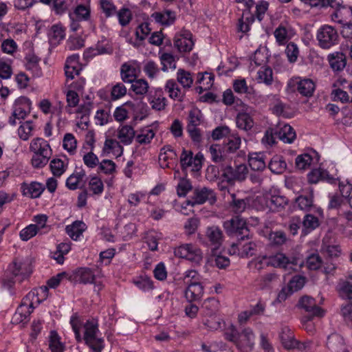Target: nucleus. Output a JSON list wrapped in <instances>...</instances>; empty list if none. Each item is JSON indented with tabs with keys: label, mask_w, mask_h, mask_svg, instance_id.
I'll use <instances>...</instances> for the list:
<instances>
[{
	"label": "nucleus",
	"mask_w": 352,
	"mask_h": 352,
	"mask_svg": "<svg viewBox=\"0 0 352 352\" xmlns=\"http://www.w3.org/2000/svg\"><path fill=\"white\" fill-rule=\"evenodd\" d=\"M155 134L154 131L149 127L143 129L136 136V141L140 144H149L154 138Z\"/></svg>",
	"instance_id": "nucleus-52"
},
{
	"label": "nucleus",
	"mask_w": 352,
	"mask_h": 352,
	"mask_svg": "<svg viewBox=\"0 0 352 352\" xmlns=\"http://www.w3.org/2000/svg\"><path fill=\"white\" fill-rule=\"evenodd\" d=\"M160 60L162 65V71L166 72L168 69L176 68V58L171 53H162L160 55Z\"/></svg>",
	"instance_id": "nucleus-44"
},
{
	"label": "nucleus",
	"mask_w": 352,
	"mask_h": 352,
	"mask_svg": "<svg viewBox=\"0 0 352 352\" xmlns=\"http://www.w3.org/2000/svg\"><path fill=\"white\" fill-rule=\"evenodd\" d=\"M203 119L201 111L197 108L192 109L188 113L186 127L199 126Z\"/></svg>",
	"instance_id": "nucleus-45"
},
{
	"label": "nucleus",
	"mask_w": 352,
	"mask_h": 352,
	"mask_svg": "<svg viewBox=\"0 0 352 352\" xmlns=\"http://www.w3.org/2000/svg\"><path fill=\"white\" fill-rule=\"evenodd\" d=\"M162 234L155 231L150 232L146 236V243L151 251L157 250L158 241L162 239Z\"/></svg>",
	"instance_id": "nucleus-59"
},
{
	"label": "nucleus",
	"mask_w": 352,
	"mask_h": 352,
	"mask_svg": "<svg viewBox=\"0 0 352 352\" xmlns=\"http://www.w3.org/2000/svg\"><path fill=\"white\" fill-rule=\"evenodd\" d=\"M280 340L285 349H295L296 340L294 338V333L288 327L282 328L280 333Z\"/></svg>",
	"instance_id": "nucleus-33"
},
{
	"label": "nucleus",
	"mask_w": 352,
	"mask_h": 352,
	"mask_svg": "<svg viewBox=\"0 0 352 352\" xmlns=\"http://www.w3.org/2000/svg\"><path fill=\"white\" fill-rule=\"evenodd\" d=\"M148 87L147 81L141 78L133 80L131 88L136 95L143 96L148 92Z\"/></svg>",
	"instance_id": "nucleus-49"
},
{
	"label": "nucleus",
	"mask_w": 352,
	"mask_h": 352,
	"mask_svg": "<svg viewBox=\"0 0 352 352\" xmlns=\"http://www.w3.org/2000/svg\"><path fill=\"white\" fill-rule=\"evenodd\" d=\"M230 254H238L241 258H248L256 254L257 245L255 242L250 241L245 244H241L240 241L236 243H233L229 250Z\"/></svg>",
	"instance_id": "nucleus-17"
},
{
	"label": "nucleus",
	"mask_w": 352,
	"mask_h": 352,
	"mask_svg": "<svg viewBox=\"0 0 352 352\" xmlns=\"http://www.w3.org/2000/svg\"><path fill=\"white\" fill-rule=\"evenodd\" d=\"M50 169L52 174L56 177L61 176L65 171L64 162L60 159H54L50 162Z\"/></svg>",
	"instance_id": "nucleus-64"
},
{
	"label": "nucleus",
	"mask_w": 352,
	"mask_h": 352,
	"mask_svg": "<svg viewBox=\"0 0 352 352\" xmlns=\"http://www.w3.org/2000/svg\"><path fill=\"white\" fill-rule=\"evenodd\" d=\"M30 151L32 153L31 164L34 168L45 166L52 155L50 144L41 138H36L31 141Z\"/></svg>",
	"instance_id": "nucleus-4"
},
{
	"label": "nucleus",
	"mask_w": 352,
	"mask_h": 352,
	"mask_svg": "<svg viewBox=\"0 0 352 352\" xmlns=\"http://www.w3.org/2000/svg\"><path fill=\"white\" fill-rule=\"evenodd\" d=\"M175 255L192 263H199L202 258L201 250L192 244H183L175 249Z\"/></svg>",
	"instance_id": "nucleus-10"
},
{
	"label": "nucleus",
	"mask_w": 352,
	"mask_h": 352,
	"mask_svg": "<svg viewBox=\"0 0 352 352\" xmlns=\"http://www.w3.org/2000/svg\"><path fill=\"white\" fill-rule=\"evenodd\" d=\"M143 71L151 79H153L160 72V68L155 62L148 60L144 65Z\"/></svg>",
	"instance_id": "nucleus-58"
},
{
	"label": "nucleus",
	"mask_w": 352,
	"mask_h": 352,
	"mask_svg": "<svg viewBox=\"0 0 352 352\" xmlns=\"http://www.w3.org/2000/svg\"><path fill=\"white\" fill-rule=\"evenodd\" d=\"M69 8L68 0H53L52 10L56 14L60 15L65 13Z\"/></svg>",
	"instance_id": "nucleus-62"
},
{
	"label": "nucleus",
	"mask_w": 352,
	"mask_h": 352,
	"mask_svg": "<svg viewBox=\"0 0 352 352\" xmlns=\"http://www.w3.org/2000/svg\"><path fill=\"white\" fill-rule=\"evenodd\" d=\"M288 204V199L283 195H272L269 201V206L274 211H280Z\"/></svg>",
	"instance_id": "nucleus-41"
},
{
	"label": "nucleus",
	"mask_w": 352,
	"mask_h": 352,
	"mask_svg": "<svg viewBox=\"0 0 352 352\" xmlns=\"http://www.w3.org/2000/svg\"><path fill=\"white\" fill-rule=\"evenodd\" d=\"M248 164L253 170L261 171L265 168V162L263 153H250L248 156Z\"/></svg>",
	"instance_id": "nucleus-36"
},
{
	"label": "nucleus",
	"mask_w": 352,
	"mask_h": 352,
	"mask_svg": "<svg viewBox=\"0 0 352 352\" xmlns=\"http://www.w3.org/2000/svg\"><path fill=\"white\" fill-rule=\"evenodd\" d=\"M204 289L201 282L189 283L185 290V297L189 302L199 300L204 294Z\"/></svg>",
	"instance_id": "nucleus-28"
},
{
	"label": "nucleus",
	"mask_w": 352,
	"mask_h": 352,
	"mask_svg": "<svg viewBox=\"0 0 352 352\" xmlns=\"http://www.w3.org/2000/svg\"><path fill=\"white\" fill-rule=\"evenodd\" d=\"M47 36L50 44L57 45L65 37V28L61 24H54L50 29Z\"/></svg>",
	"instance_id": "nucleus-29"
},
{
	"label": "nucleus",
	"mask_w": 352,
	"mask_h": 352,
	"mask_svg": "<svg viewBox=\"0 0 352 352\" xmlns=\"http://www.w3.org/2000/svg\"><path fill=\"white\" fill-rule=\"evenodd\" d=\"M275 135L277 138L287 144H292L296 138L295 131L287 124L278 126L275 130Z\"/></svg>",
	"instance_id": "nucleus-24"
},
{
	"label": "nucleus",
	"mask_w": 352,
	"mask_h": 352,
	"mask_svg": "<svg viewBox=\"0 0 352 352\" xmlns=\"http://www.w3.org/2000/svg\"><path fill=\"white\" fill-rule=\"evenodd\" d=\"M257 80L258 82L271 85L273 81L272 69L270 67H261L257 72Z\"/></svg>",
	"instance_id": "nucleus-48"
},
{
	"label": "nucleus",
	"mask_w": 352,
	"mask_h": 352,
	"mask_svg": "<svg viewBox=\"0 0 352 352\" xmlns=\"http://www.w3.org/2000/svg\"><path fill=\"white\" fill-rule=\"evenodd\" d=\"M268 167L270 170L276 174L283 173L287 168V164L280 155H274L270 160Z\"/></svg>",
	"instance_id": "nucleus-39"
},
{
	"label": "nucleus",
	"mask_w": 352,
	"mask_h": 352,
	"mask_svg": "<svg viewBox=\"0 0 352 352\" xmlns=\"http://www.w3.org/2000/svg\"><path fill=\"white\" fill-rule=\"evenodd\" d=\"M339 292L342 298L352 302V283L344 280L339 284Z\"/></svg>",
	"instance_id": "nucleus-56"
},
{
	"label": "nucleus",
	"mask_w": 352,
	"mask_h": 352,
	"mask_svg": "<svg viewBox=\"0 0 352 352\" xmlns=\"http://www.w3.org/2000/svg\"><path fill=\"white\" fill-rule=\"evenodd\" d=\"M236 124L239 129L248 131L254 126L252 117L245 112H239L236 118Z\"/></svg>",
	"instance_id": "nucleus-37"
},
{
	"label": "nucleus",
	"mask_w": 352,
	"mask_h": 352,
	"mask_svg": "<svg viewBox=\"0 0 352 352\" xmlns=\"http://www.w3.org/2000/svg\"><path fill=\"white\" fill-rule=\"evenodd\" d=\"M313 158L308 153L299 155L296 158V166L300 170H305L309 168L312 162Z\"/></svg>",
	"instance_id": "nucleus-57"
},
{
	"label": "nucleus",
	"mask_w": 352,
	"mask_h": 352,
	"mask_svg": "<svg viewBox=\"0 0 352 352\" xmlns=\"http://www.w3.org/2000/svg\"><path fill=\"white\" fill-rule=\"evenodd\" d=\"M32 270L30 263L28 259L16 258L8 265L6 273L10 274L12 277L10 278H3L1 280L2 285L4 287L10 289L12 287L15 278L19 282H22L28 278L32 274Z\"/></svg>",
	"instance_id": "nucleus-3"
},
{
	"label": "nucleus",
	"mask_w": 352,
	"mask_h": 352,
	"mask_svg": "<svg viewBox=\"0 0 352 352\" xmlns=\"http://www.w3.org/2000/svg\"><path fill=\"white\" fill-rule=\"evenodd\" d=\"M263 264H265L267 265H271L274 267H283L285 269H287L290 267L289 265H292L289 258L287 257L283 253H277L275 255L272 256H263L261 258H258V261H256L255 266L258 270H261L262 268Z\"/></svg>",
	"instance_id": "nucleus-9"
},
{
	"label": "nucleus",
	"mask_w": 352,
	"mask_h": 352,
	"mask_svg": "<svg viewBox=\"0 0 352 352\" xmlns=\"http://www.w3.org/2000/svg\"><path fill=\"white\" fill-rule=\"evenodd\" d=\"M214 192L208 188L204 187L200 189H195L193 196L190 200L188 201V204L195 206L196 204H203L208 199H214Z\"/></svg>",
	"instance_id": "nucleus-19"
},
{
	"label": "nucleus",
	"mask_w": 352,
	"mask_h": 352,
	"mask_svg": "<svg viewBox=\"0 0 352 352\" xmlns=\"http://www.w3.org/2000/svg\"><path fill=\"white\" fill-rule=\"evenodd\" d=\"M85 230V224L80 221H76L72 224L67 226L65 228L66 233L73 240H78Z\"/></svg>",
	"instance_id": "nucleus-35"
},
{
	"label": "nucleus",
	"mask_w": 352,
	"mask_h": 352,
	"mask_svg": "<svg viewBox=\"0 0 352 352\" xmlns=\"http://www.w3.org/2000/svg\"><path fill=\"white\" fill-rule=\"evenodd\" d=\"M241 144V139L236 133L231 134L228 136L226 143L225 144V149L230 153H234L238 150Z\"/></svg>",
	"instance_id": "nucleus-50"
},
{
	"label": "nucleus",
	"mask_w": 352,
	"mask_h": 352,
	"mask_svg": "<svg viewBox=\"0 0 352 352\" xmlns=\"http://www.w3.org/2000/svg\"><path fill=\"white\" fill-rule=\"evenodd\" d=\"M223 226L228 236L236 237L239 241H243L250 236L246 221L239 216L233 217L224 221Z\"/></svg>",
	"instance_id": "nucleus-5"
},
{
	"label": "nucleus",
	"mask_w": 352,
	"mask_h": 352,
	"mask_svg": "<svg viewBox=\"0 0 352 352\" xmlns=\"http://www.w3.org/2000/svg\"><path fill=\"white\" fill-rule=\"evenodd\" d=\"M177 80L184 89L191 87L193 78L191 74L183 69H179L177 72Z\"/></svg>",
	"instance_id": "nucleus-43"
},
{
	"label": "nucleus",
	"mask_w": 352,
	"mask_h": 352,
	"mask_svg": "<svg viewBox=\"0 0 352 352\" xmlns=\"http://www.w3.org/2000/svg\"><path fill=\"white\" fill-rule=\"evenodd\" d=\"M89 190L93 195H100L104 190V185L102 180L98 177H93L89 182Z\"/></svg>",
	"instance_id": "nucleus-61"
},
{
	"label": "nucleus",
	"mask_w": 352,
	"mask_h": 352,
	"mask_svg": "<svg viewBox=\"0 0 352 352\" xmlns=\"http://www.w3.org/2000/svg\"><path fill=\"white\" fill-rule=\"evenodd\" d=\"M296 90L303 96L310 97L315 90V83L311 79L296 78L293 80Z\"/></svg>",
	"instance_id": "nucleus-20"
},
{
	"label": "nucleus",
	"mask_w": 352,
	"mask_h": 352,
	"mask_svg": "<svg viewBox=\"0 0 352 352\" xmlns=\"http://www.w3.org/2000/svg\"><path fill=\"white\" fill-rule=\"evenodd\" d=\"M78 59V55H73L67 58L65 66V73L67 78L73 79L76 75H79L81 67Z\"/></svg>",
	"instance_id": "nucleus-26"
},
{
	"label": "nucleus",
	"mask_w": 352,
	"mask_h": 352,
	"mask_svg": "<svg viewBox=\"0 0 352 352\" xmlns=\"http://www.w3.org/2000/svg\"><path fill=\"white\" fill-rule=\"evenodd\" d=\"M311 7L327 8L328 6L336 8V10L332 14V19L338 18L341 13H348L352 16V7L342 6L337 0H309Z\"/></svg>",
	"instance_id": "nucleus-12"
},
{
	"label": "nucleus",
	"mask_w": 352,
	"mask_h": 352,
	"mask_svg": "<svg viewBox=\"0 0 352 352\" xmlns=\"http://www.w3.org/2000/svg\"><path fill=\"white\" fill-rule=\"evenodd\" d=\"M135 69L134 67L128 65L126 63H124L120 68V75L121 78L124 82L131 83L133 80H135Z\"/></svg>",
	"instance_id": "nucleus-46"
},
{
	"label": "nucleus",
	"mask_w": 352,
	"mask_h": 352,
	"mask_svg": "<svg viewBox=\"0 0 352 352\" xmlns=\"http://www.w3.org/2000/svg\"><path fill=\"white\" fill-rule=\"evenodd\" d=\"M331 68L334 72L342 71L346 65V56L341 52H335L327 56Z\"/></svg>",
	"instance_id": "nucleus-23"
},
{
	"label": "nucleus",
	"mask_w": 352,
	"mask_h": 352,
	"mask_svg": "<svg viewBox=\"0 0 352 352\" xmlns=\"http://www.w3.org/2000/svg\"><path fill=\"white\" fill-rule=\"evenodd\" d=\"M269 6V2L265 0L258 1L256 3L254 14H252L254 16V19H256L258 21H262Z\"/></svg>",
	"instance_id": "nucleus-53"
},
{
	"label": "nucleus",
	"mask_w": 352,
	"mask_h": 352,
	"mask_svg": "<svg viewBox=\"0 0 352 352\" xmlns=\"http://www.w3.org/2000/svg\"><path fill=\"white\" fill-rule=\"evenodd\" d=\"M96 276L94 271L89 267H79L68 276L67 279L74 283L91 284Z\"/></svg>",
	"instance_id": "nucleus-14"
},
{
	"label": "nucleus",
	"mask_w": 352,
	"mask_h": 352,
	"mask_svg": "<svg viewBox=\"0 0 352 352\" xmlns=\"http://www.w3.org/2000/svg\"><path fill=\"white\" fill-rule=\"evenodd\" d=\"M222 177L228 184L232 185L235 181H243L248 173V169L245 164L232 166L226 165L221 166Z\"/></svg>",
	"instance_id": "nucleus-8"
},
{
	"label": "nucleus",
	"mask_w": 352,
	"mask_h": 352,
	"mask_svg": "<svg viewBox=\"0 0 352 352\" xmlns=\"http://www.w3.org/2000/svg\"><path fill=\"white\" fill-rule=\"evenodd\" d=\"M327 346L333 352H347L344 351L342 337L338 333H332L328 336Z\"/></svg>",
	"instance_id": "nucleus-34"
},
{
	"label": "nucleus",
	"mask_w": 352,
	"mask_h": 352,
	"mask_svg": "<svg viewBox=\"0 0 352 352\" xmlns=\"http://www.w3.org/2000/svg\"><path fill=\"white\" fill-rule=\"evenodd\" d=\"M266 303L261 300H258L255 305H250L248 309L241 311L238 315V322L245 324L252 318H258L265 314Z\"/></svg>",
	"instance_id": "nucleus-11"
},
{
	"label": "nucleus",
	"mask_w": 352,
	"mask_h": 352,
	"mask_svg": "<svg viewBox=\"0 0 352 352\" xmlns=\"http://www.w3.org/2000/svg\"><path fill=\"white\" fill-rule=\"evenodd\" d=\"M70 324L77 342L84 344L93 352H102L105 342L99 329L98 320L91 318L84 320L77 314L70 318Z\"/></svg>",
	"instance_id": "nucleus-1"
},
{
	"label": "nucleus",
	"mask_w": 352,
	"mask_h": 352,
	"mask_svg": "<svg viewBox=\"0 0 352 352\" xmlns=\"http://www.w3.org/2000/svg\"><path fill=\"white\" fill-rule=\"evenodd\" d=\"M339 36L337 30L329 25H322L316 33V40L318 46L324 50H328L338 43Z\"/></svg>",
	"instance_id": "nucleus-7"
},
{
	"label": "nucleus",
	"mask_w": 352,
	"mask_h": 352,
	"mask_svg": "<svg viewBox=\"0 0 352 352\" xmlns=\"http://www.w3.org/2000/svg\"><path fill=\"white\" fill-rule=\"evenodd\" d=\"M48 289L46 286L30 292L23 299L14 315L16 322L25 320L35 308V305H39L47 296Z\"/></svg>",
	"instance_id": "nucleus-2"
},
{
	"label": "nucleus",
	"mask_w": 352,
	"mask_h": 352,
	"mask_svg": "<svg viewBox=\"0 0 352 352\" xmlns=\"http://www.w3.org/2000/svg\"><path fill=\"white\" fill-rule=\"evenodd\" d=\"M255 335L250 327H245L239 334L236 346L242 352H250L254 349Z\"/></svg>",
	"instance_id": "nucleus-13"
},
{
	"label": "nucleus",
	"mask_w": 352,
	"mask_h": 352,
	"mask_svg": "<svg viewBox=\"0 0 352 352\" xmlns=\"http://www.w3.org/2000/svg\"><path fill=\"white\" fill-rule=\"evenodd\" d=\"M135 135L134 129L130 125L120 126L117 131L116 137L120 142L124 145H129L132 143Z\"/></svg>",
	"instance_id": "nucleus-27"
},
{
	"label": "nucleus",
	"mask_w": 352,
	"mask_h": 352,
	"mask_svg": "<svg viewBox=\"0 0 352 352\" xmlns=\"http://www.w3.org/2000/svg\"><path fill=\"white\" fill-rule=\"evenodd\" d=\"M85 176V171L82 168L76 169L66 180L67 188L72 190L82 188L85 186V182H82Z\"/></svg>",
	"instance_id": "nucleus-21"
},
{
	"label": "nucleus",
	"mask_w": 352,
	"mask_h": 352,
	"mask_svg": "<svg viewBox=\"0 0 352 352\" xmlns=\"http://www.w3.org/2000/svg\"><path fill=\"white\" fill-rule=\"evenodd\" d=\"M34 129V124L32 121L28 120L23 122L18 129V135L20 139L26 141L32 135V131Z\"/></svg>",
	"instance_id": "nucleus-42"
},
{
	"label": "nucleus",
	"mask_w": 352,
	"mask_h": 352,
	"mask_svg": "<svg viewBox=\"0 0 352 352\" xmlns=\"http://www.w3.org/2000/svg\"><path fill=\"white\" fill-rule=\"evenodd\" d=\"M116 13L121 26L124 27L130 23L132 14L131 11L129 8H122Z\"/></svg>",
	"instance_id": "nucleus-63"
},
{
	"label": "nucleus",
	"mask_w": 352,
	"mask_h": 352,
	"mask_svg": "<svg viewBox=\"0 0 352 352\" xmlns=\"http://www.w3.org/2000/svg\"><path fill=\"white\" fill-rule=\"evenodd\" d=\"M313 189L310 188L307 194L298 197L296 199V202L300 210H309L313 206Z\"/></svg>",
	"instance_id": "nucleus-40"
},
{
	"label": "nucleus",
	"mask_w": 352,
	"mask_h": 352,
	"mask_svg": "<svg viewBox=\"0 0 352 352\" xmlns=\"http://www.w3.org/2000/svg\"><path fill=\"white\" fill-rule=\"evenodd\" d=\"M60 337L56 331H51L49 336V347L52 352H64L65 345L60 341Z\"/></svg>",
	"instance_id": "nucleus-38"
},
{
	"label": "nucleus",
	"mask_w": 352,
	"mask_h": 352,
	"mask_svg": "<svg viewBox=\"0 0 352 352\" xmlns=\"http://www.w3.org/2000/svg\"><path fill=\"white\" fill-rule=\"evenodd\" d=\"M192 34L188 30H182L174 38V45L179 52H189L192 50L194 42Z\"/></svg>",
	"instance_id": "nucleus-16"
},
{
	"label": "nucleus",
	"mask_w": 352,
	"mask_h": 352,
	"mask_svg": "<svg viewBox=\"0 0 352 352\" xmlns=\"http://www.w3.org/2000/svg\"><path fill=\"white\" fill-rule=\"evenodd\" d=\"M44 190L45 187L42 184L33 182L24 189V194L28 195L31 198H38Z\"/></svg>",
	"instance_id": "nucleus-47"
},
{
	"label": "nucleus",
	"mask_w": 352,
	"mask_h": 352,
	"mask_svg": "<svg viewBox=\"0 0 352 352\" xmlns=\"http://www.w3.org/2000/svg\"><path fill=\"white\" fill-rule=\"evenodd\" d=\"M232 200L230 206L235 213H241L246 208L248 202L244 199H238L234 193H230Z\"/></svg>",
	"instance_id": "nucleus-51"
},
{
	"label": "nucleus",
	"mask_w": 352,
	"mask_h": 352,
	"mask_svg": "<svg viewBox=\"0 0 352 352\" xmlns=\"http://www.w3.org/2000/svg\"><path fill=\"white\" fill-rule=\"evenodd\" d=\"M148 102L151 108L155 111L164 110L166 106V98L164 96L162 89L151 91L148 96Z\"/></svg>",
	"instance_id": "nucleus-25"
},
{
	"label": "nucleus",
	"mask_w": 352,
	"mask_h": 352,
	"mask_svg": "<svg viewBox=\"0 0 352 352\" xmlns=\"http://www.w3.org/2000/svg\"><path fill=\"white\" fill-rule=\"evenodd\" d=\"M165 89L168 91L170 98L179 102L184 100L185 92L181 90L174 80L170 79L166 81Z\"/></svg>",
	"instance_id": "nucleus-31"
},
{
	"label": "nucleus",
	"mask_w": 352,
	"mask_h": 352,
	"mask_svg": "<svg viewBox=\"0 0 352 352\" xmlns=\"http://www.w3.org/2000/svg\"><path fill=\"white\" fill-rule=\"evenodd\" d=\"M180 163L183 169L192 166L193 170H198L201 167V156L196 155L193 157L191 151L184 149L180 156Z\"/></svg>",
	"instance_id": "nucleus-18"
},
{
	"label": "nucleus",
	"mask_w": 352,
	"mask_h": 352,
	"mask_svg": "<svg viewBox=\"0 0 352 352\" xmlns=\"http://www.w3.org/2000/svg\"><path fill=\"white\" fill-rule=\"evenodd\" d=\"M299 306L309 313V315L304 317L303 320L310 322L314 316H321L322 310L318 307L315 299L309 296H303L299 300Z\"/></svg>",
	"instance_id": "nucleus-15"
},
{
	"label": "nucleus",
	"mask_w": 352,
	"mask_h": 352,
	"mask_svg": "<svg viewBox=\"0 0 352 352\" xmlns=\"http://www.w3.org/2000/svg\"><path fill=\"white\" fill-rule=\"evenodd\" d=\"M151 17L155 22L163 25H170L173 24L175 20V12L166 10L163 12H155L152 14Z\"/></svg>",
	"instance_id": "nucleus-30"
},
{
	"label": "nucleus",
	"mask_w": 352,
	"mask_h": 352,
	"mask_svg": "<svg viewBox=\"0 0 352 352\" xmlns=\"http://www.w3.org/2000/svg\"><path fill=\"white\" fill-rule=\"evenodd\" d=\"M219 302L215 298H208L206 299L202 305L206 314L212 316L219 309Z\"/></svg>",
	"instance_id": "nucleus-55"
},
{
	"label": "nucleus",
	"mask_w": 352,
	"mask_h": 352,
	"mask_svg": "<svg viewBox=\"0 0 352 352\" xmlns=\"http://www.w3.org/2000/svg\"><path fill=\"white\" fill-rule=\"evenodd\" d=\"M31 102L30 99L25 97L21 98L16 100L14 107V116L17 117L18 120L24 119L30 112Z\"/></svg>",
	"instance_id": "nucleus-22"
},
{
	"label": "nucleus",
	"mask_w": 352,
	"mask_h": 352,
	"mask_svg": "<svg viewBox=\"0 0 352 352\" xmlns=\"http://www.w3.org/2000/svg\"><path fill=\"white\" fill-rule=\"evenodd\" d=\"M133 283L143 292H148L153 289V281L147 276H140L134 279Z\"/></svg>",
	"instance_id": "nucleus-54"
},
{
	"label": "nucleus",
	"mask_w": 352,
	"mask_h": 352,
	"mask_svg": "<svg viewBox=\"0 0 352 352\" xmlns=\"http://www.w3.org/2000/svg\"><path fill=\"white\" fill-rule=\"evenodd\" d=\"M198 241L202 245L210 248L215 255L222 245L223 232L218 226H209L206 228L204 235H198Z\"/></svg>",
	"instance_id": "nucleus-6"
},
{
	"label": "nucleus",
	"mask_w": 352,
	"mask_h": 352,
	"mask_svg": "<svg viewBox=\"0 0 352 352\" xmlns=\"http://www.w3.org/2000/svg\"><path fill=\"white\" fill-rule=\"evenodd\" d=\"M25 68L27 70L31 71L36 76H40L42 74L41 69L39 67L40 58L33 53H28L25 57Z\"/></svg>",
	"instance_id": "nucleus-32"
},
{
	"label": "nucleus",
	"mask_w": 352,
	"mask_h": 352,
	"mask_svg": "<svg viewBox=\"0 0 352 352\" xmlns=\"http://www.w3.org/2000/svg\"><path fill=\"white\" fill-rule=\"evenodd\" d=\"M287 236L282 231L272 232L269 236V240L272 245L279 246L287 241Z\"/></svg>",
	"instance_id": "nucleus-60"
}]
</instances>
